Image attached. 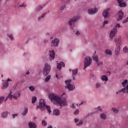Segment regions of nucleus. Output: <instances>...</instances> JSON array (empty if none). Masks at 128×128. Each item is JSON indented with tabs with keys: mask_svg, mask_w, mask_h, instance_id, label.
<instances>
[{
	"mask_svg": "<svg viewBox=\"0 0 128 128\" xmlns=\"http://www.w3.org/2000/svg\"><path fill=\"white\" fill-rule=\"evenodd\" d=\"M48 110V112L49 114H50L52 112V110H50V106H48L46 104V101L44 99H40L39 102V105H38L36 106V108H40V110L44 111V110Z\"/></svg>",
	"mask_w": 128,
	"mask_h": 128,
	"instance_id": "1",
	"label": "nucleus"
},
{
	"mask_svg": "<svg viewBox=\"0 0 128 128\" xmlns=\"http://www.w3.org/2000/svg\"><path fill=\"white\" fill-rule=\"evenodd\" d=\"M114 42L116 44L114 54L116 56H118L120 52V46H122V37L120 36H116L114 39Z\"/></svg>",
	"mask_w": 128,
	"mask_h": 128,
	"instance_id": "2",
	"label": "nucleus"
},
{
	"mask_svg": "<svg viewBox=\"0 0 128 128\" xmlns=\"http://www.w3.org/2000/svg\"><path fill=\"white\" fill-rule=\"evenodd\" d=\"M68 104V100L66 98H60L59 97L58 102H57L56 106H59L60 108H62V106H66Z\"/></svg>",
	"mask_w": 128,
	"mask_h": 128,
	"instance_id": "3",
	"label": "nucleus"
},
{
	"mask_svg": "<svg viewBox=\"0 0 128 128\" xmlns=\"http://www.w3.org/2000/svg\"><path fill=\"white\" fill-rule=\"evenodd\" d=\"M51 68L52 66H50V65L48 64V63H46L42 70L43 75L45 76H48V74H50V72Z\"/></svg>",
	"mask_w": 128,
	"mask_h": 128,
	"instance_id": "4",
	"label": "nucleus"
},
{
	"mask_svg": "<svg viewBox=\"0 0 128 128\" xmlns=\"http://www.w3.org/2000/svg\"><path fill=\"white\" fill-rule=\"evenodd\" d=\"M48 98L50 100V102H56V103L58 102V100H60V97L56 96V94L50 93L48 95Z\"/></svg>",
	"mask_w": 128,
	"mask_h": 128,
	"instance_id": "5",
	"label": "nucleus"
},
{
	"mask_svg": "<svg viewBox=\"0 0 128 128\" xmlns=\"http://www.w3.org/2000/svg\"><path fill=\"white\" fill-rule=\"evenodd\" d=\"M92 60L90 57V56H87L85 58L84 60V70H86V68H88V66H90V64H92Z\"/></svg>",
	"mask_w": 128,
	"mask_h": 128,
	"instance_id": "6",
	"label": "nucleus"
},
{
	"mask_svg": "<svg viewBox=\"0 0 128 128\" xmlns=\"http://www.w3.org/2000/svg\"><path fill=\"white\" fill-rule=\"evenodd\" d=\"M58 42H60V39L57 38H55L54 40H52L51 46H53L54 48H55L56 46H58Z\"/></svg>",
	"mask_w": 128,
	"mask_h": 128,
	"instance_id": "7",
	"label": "nucleus"
},
{
	"mask_svg": "<svg viewBox=\"0 0 128 128\" xmlns=\"http://www.w3.org/2000/svg\"><path fill=\"white\" fill-rule=\"evenodd\" d=\"M98 10V8H95L94 9L91 8L88 10V12L89 14H96Z\"/></svg>",
	"mask_w": 128,
	"mask_h": 128,
	"instance_id": "8",
	"label": "nucleus"
},
{
	"mask_svg": "<svg viewBox=\"0 0 128 128\" xmlns=\"http://www.w3.org/2000/svg\"><path fill=\"white\" fill-rule=\"evenodd\" d=\"M102 16L104 18H108L110 16V14L108 10H104L102 13Z\"/></svg>",
	"mask_w": 128,
	"mask_h": 128,
	"instance_id": "9",
	"label": "nucleus"
},
{
	"mask_svg": "<svg viewBox=\"0 0 128 128\" xmlns=\"http://www.w3.org/2000/svg\"><path fill=\"white\" fill-rule=\"evenodd\" d=\"M96 54V51H95L94 54V56H92V58L93 60H94L96 62H97L98 66H100V62H98V55H96L94 56V54Z\"/></svg>",
	"mask_w": 128,
	"mask_h": 128,
	"instance_id": "10",
	"label": "nucleus"
},
{
	"mask_svg": "<svg viewBox=\"0 0 128 128\" xmlns=\"http://www.w3.org/2000/svg\"><path fill=\"white\" fill-rule=\"evenodd\" d=\"M124 12H122V10H120L119 11L118 18L117 19V21L120 22V20H122V18H124Z\"/></svg>",
	"mask_w": 128,
	"mask_h": 128,
	"instance_id": "11",
	"label": "nucleus"
},
{
	"mask_svg": "<svg viewBox=\"0 0 128 128\" xmlns=\"http://www.w3.org/2000/svg\"><path fill=\"white\" fill-rule=\"evenodd\" d=\"M50 58L49 60H52L54 58V56H56V52H54V50L50 51Z\"/></svg>",
	"mask_w": 128,
	"mask_h": 128,
	"instance_id": "12",
	"label": "nucleus"
},
{
	"mask_svg": "<svg viewBox=\"0 0 128 128\" xmlns=\"http://www.w3.org/2000/svg\"><path fill=\"white\" fill-rule=\"evenodd\" d=\"M65 88H68V90H74L76 88V86L72 84H69L65 86Z\"/></svg>",
	"mask_w": 128,
	"mask_h": 128,
	"instance_id": "13",
	"label": "nucleus"
},
{
	"mask_svg": "<svg viewBox=\"0 0 128 128\" xmlns=\"http://www.w3.org/2000/svg\"><path fill=\"white\" fill-rule=\"evenodd\" d=\"M29 128H36V124L34 122H28Z\"/></svg>",
	"mask_w": 128,
	"mask_h": 128,
	"instance_id": "14",
	"label": "nucleus"
},
{
	"mask_svg": "<svg viewBox=\"0 0 128 128\" xmlns=\"http://www.w3.org/2000/svg\"><path fill=\"white\" fill-rule=\"evenodd\" d=\"M76 20H78V17H74V18H71L68 22L70 26H72V24L74 22H76Z\"/></svg>",
	"mask_w": 128,
	"mask_h": 128,
	"instance_id": "15",
	"label": "nucleus"
},
{
	"mask_svg": "<svg viewBox=\"0 0 128 128\" xmlns=\"http://www.w3.org/2000/svg\"><path fill=\"white\" fill-rule=\"evenodd\" d=\"M44 6H46V4H44L43 6L38 5L36 7V12H40Z\"/></svg>",
	"mask_w": 128,
	"mask_h": 128,
	"instance_id": "16",
	"label": "nucleus"
},
{
	"mask_svg": "<svg viewBox=\"0 0 128 128\" xmlns=\"http://www.w3.org/2000/svg\"><path fill=\"white\" fill-rule=\"evenodd\" d=\"M60 110H58V109H54L53 110V114L54 116H60Z\"/></svg>",
	"mask_w": 128,
	"mask_h": 128,
	"instance_id": "17",
	"label": "nucleus"
},
{
	"mask_svg": "<svg viewBox=\"0 0 128 128\" xmlns=\"http://www.w3.org/2000/svg\"><path fill=\"white\" fill-rule=\"evenodd\" d=\"M8 82H6L5 83H3L2 88V90H6V88H8Z\"/></svg>",
	"mask_w": 128,
	"mask_h": 128,
	"instance_id": "18",
	"label": "nucleus"
},
{
	"mask_svg": "<svg viewBox=\"0 0 128 128\" xmlns=\"http://www.w3.org/2000/svg\"><path fill=\"white\" fill-rule=\"evenodd\" d=\"M101 80L105 82H108V76L106 75L102 76H101Z\"/></svg>",
	"mask_w": 128,
	"mask_h": 128,
	"instance_id": "19",
	"label": "nucleus"
},
{
	"mask_svg": "<svg viewBox=\"0 0 128 128\" xmlns=\"http://www.w3.org/2000/svg\"><path fill=\"white\" fill-rule=\"evenodd\" d=\"M2 117L3 118H7L8 117V112H3L2 114Z\"/></svg>",
	"mask_w": 128,
	"mask_h": 128,
	"instance_id": "20",
	"label": "nucleus"
},
{
	"mask_svg": "<svg viewBox=\"0 0 128 128\" xmlns=\"http://www.w3.org/2000/svg\"><path fill=\"white\" fill-rule=\"evenodd\" d=\"M110 32H112V34H116V32H118V30L116 29V27H114V28H113L110 31Z\"/></svg>",
	"mask_w": 128,
	"mask_h": 128,
	"instance_id": "21",
	"label": "nucleus"
},
{
	"mask_svg": "<svg viewBox=\"0 0 128 128\" xmlns=\"http://www.w3.org/2000/svg\"><path fill=\"white\" fill-rule=\"evenodd\" d=\"M119 6L120 8H126V4L124 2H122L119 4Z\"/></svg>",
	"mask_w": 128,
	"mask_h": 128,
	"instance_id": "22",
	"label": "nucleus"
},
{
	"mask_svg": "<svg viewBox=\"0 0 128 128\" xmlns=\"http://www.w3.org/2000/svg\"><path fill=\"white\" fill-rule=\"evenodd\" d=\"M100 116L102 120H106L107 118L106 115L104 113L101 114Z\"/></svg>",
	"mask_w": 128,
	"mask_h": 128,
	"instance_id": "23",
	"label": "nucleus"
},
{
	"mask_svg": "<svg viewBox=\"0 0 128 128\" xmlns=\"http://www.w3.org/2000/svg\"><path fill=\"white\" fill-rule=\"evenodd\" d=\"M28 112V108H26L24 110V111L22 112V116H26V114Z\"/></svg>",
	"mask_w": 128,
	"mask_h": 128,
	"instance_id": "24",
	"label": "nucleus"
},
{
	"mask_svg": "<svg viewBox=\"0 0 128 128\" xmlns=\"http://www.w3.org/2000/svg\"><path fill=\"white\" fill-rule=\"evenodd\" d=\"M106 54H108V56H112V50L106 49L105 51Z\"/></svg>",
	"mask_w": 128,
	"mask_h": 128,
	"instance_id": "25",
	"label": "nucleus"
},
{
	"mask_svg": "<svg viewBox=\"0 0 128 128\" xmlns=\"http://www.w3.org/2000/svg\"><path fill=\"white\" fill-rule=\"evenodd\" d=\"M115 36H116V34L110 32V38H111V40H113Z\"/></svg>",
	"mask_w": 128,
	"mask_h": 128,
	"instance_id": "26",
	"label": "nucleus"
},
{
	"mask_svg": "<svg viewBox=\"0 0 128 128\" xmlns=\"http://www.w3.org/2000/svg\"><path fill=\"white\" fill-rule=\"evenodd\" d=\"M50 78H52V76L50 75L47 76L45 79V82H48L50 80Z\"/></svg>",
	"mask_w": 128,
	"mask_h": 128,
	"instance_id": "27",
	"label": "nucleus"
},
{
	"mask_svg": "<svg viewBox=\"0 0 128 128\" xmlns=\"http://www.w3.org/2000/svg\"><path fill=\"white\" fill-rule=\"evenodd\" d=\"M36 102V96H34L32 98V104H35Z\"/></svg>",
	"mask_w": 128,
	"mask_h": 128,
	"instance_id": "28",
	"label": "nucleus"
},
{
	"mask_svg": "<svg viewBox=\"0 0 128 128\" xmlns=\"http://www.w3.org/2000/svg\"><path fill=\"white\" fill-rule=\"evenodd\" d=\"M72 76H76L78 74V69L72 70Z\"/></svg>",
	"mask_w": 128,
	"mask_h": 128,
	"instance_id": "29",
	"label": "nucleus"
},
{
	"mask_svg": "<svg viewBox=\"0 0 128 128\" xmlns=\"http://www.w3.org/2000/svg\"><path fill=\"white\" fill-rule=\"evenodd\" d=\"M82 124H84V121L80 120L78 124H76V126H82Z\"/></svg>",
	"mask_w": 128,
	"mask_h": 128,
	"instance_id": "30",
	"label": "nucleus"
},
{
	"mask_svg": "<svg viewBox=\"0 0 128 128\" xmlns=\"http://www.w3.org/2000/svg\"><path fill=\"white\" fill-rule=\"evenodd\" d=\"M128 84V80H125L122 82V86L124 88L126 86V84Z\"/></svg>",
	"mask_w": 128,
	"mask_h": 128,
	"instance_id": "31",
	"label": "nucleus"
},
{
	"mask_svg": "<svg viewBox=\"0 0 128 128\" xmlns=\"http://www.w3.org/2000/svg\"><path fill=\"white\" fill-rule=\"evenodd\" d=\"M57 68L60 70H62V66L60 63H57Z\"/></svg>",
	"mask_w": 128,
	"mask_h": 128,
	"instance_id": "32",
	"label": "nucleus"
},
{
	"mask_svg": "<svg viewBox=\"0 0 128 128\" xmlns=\"http://www.w3.org/2000/svg\"><path fill=\"white\" fill-rule=\"evenodd\" d=\"M4 100V96L0 97V105L2 104Z\"/></svg>",
	"mask_w": 128,
	"mask_h": 128,
	"instance_id": "33",
	"label": "nucleus"
},
{
	"mask_svg": "<svg viewBox=\"0 0 128 128\" xmlns=\"http://www.w3.org/2000/svg\"><path fill=\"white\" fill-rule=\"evenodd\" d=\"M112 110L114 112L115 114H118V110L114 108H112Z\"/></svg>",
	"mask_w": 128,
	"mask_h": 128,
	"instance_id": "34",
	"label": "nucleus"
},
{
	"mask_svg": "<svg viewBox=\"0 0 128 128\" xmlns=\"http://www.w3.org/2000/svg\"><path fill=\"white\" fill-rule=\"evenodd\" d=\"M7 36L10 38V40H14V36L12 35V34H7Z\"/></svg>",
	"mask_w": 128,
	"mask_h": 128,
	"instance_id": "35",
	"label": "nucleus"
},
{
	"mask_svg": "<svg viewBox=\"0 0 128 128\" xmlns=\"http://www.w3.org/2000/svg\"><path fill=\"white\" fill-rule=\"evenodd\" d=\"M12 92H10V94H9L8 96H7L8 98H10V100H12Z\"/></svg>",
	"mask_w": 128,
	"mask_h": 128,
	"instance_id": "36",
	"label": "nucleus"
},
{
	"mask_svg": "<svg viewBox=\"0 0 128 128\" xmlns=\"http://www.w3.org/2000/svg\"><path fill=\"white\" fill-rule=\"evenodd\" d=\"M123 52L126 54L128 52V48L127 46H126L123 48Z\"/></svg>",
	"mask_w": 128,
	"mask_h": 128,
	"instance_id": "37",
	"label": "nucleus"
},
{
	"mask_svg": "<svg viewBox=\"0 0 128 128\" xmlns=\"http://www.w3.org/2000/svg\"><path fill=\"white\" fill-rule=\"evenodd\" d=\"M42 126H46V124H48V123L46 122V120H43L42 122Z\"/></svg>",
	"mask_w": 128,
	"mask_h": 128,
	"instance_id": "38",
	"label": "nucleus"
},
{
	"mask_svg": "<svg viewBox=\"0 0 128 128\" xmlns=\"http://www.w3.org/2000/svg\"><path fill=\"white\" fill-rule=\"evenodd\" d=\"M80 114V110L77 109L74 112V114L75 116H76V114Z\"/></svg>",
	"mask_w": 128,
	"mask_h": 128,
	"instance_id": "39",
	"label": "nucleus"
},
{
	"mask_svg": "<svg viewBox=\"0 0 128 128\" xmlns=\"http://www.w3.org/2000/svg\"><path fill=\"white\" fill-rule=\"evenodd\" d=\"M66 8V5H64L60 6V10H64Z\"/></svg>",
	"mask_w": 128,
	"mask_h": 128,
	"instance_id": "40",
	"label": "nucleus"
},
{
	"mask_svg": "<svg viewBox=\"0 0 128 128\" xmlns=\"http://www.w3.org/2000/svg\"><path fill=\"white\" fill-rule=\"evenodd\" d=\"M29 90H31V92H34V87L32 86H30L28 87Z\"/></svg>",
	"mask_w": 128,
	"mask_h": 128,
	"instance_id": "41",
	"label": "nucleus"
},
{
	"mask_svg": "<svg viewBox=\"0 0 128 128\" xmlns=\"http://www.w3.org/2000/svg\"><path fill=\"white\" fill-rule=\"evenodd\" d=\"M108 24V20H105L104 22L102 24L103 26H104L105 24Z\"/></svg>",
	"mask_w": 128,
	"mask_h": 128,
	"instance_id": "42",
	"label": "nucleus"
},
{
	"mask_svg": "<svg viewBox=\"0 0 128 128\" xmlns=\"http://www.w3.org/2000/svg\"><path fill=\"white\" fill-rule=\"evenodd\" d=\"M123 92L124 93H126V88H122L121 90L118 91V92Z\"/></svg>",
	"mask_w": 128,
	"mask_h": 128,
	"instance_id": "43",
	"label": "nucleus"
},
{
	"mask_svg": "<svg viewBox=\"0 0 128 128\" xmlns=\"http://www.w3.org/2000/svg\"><path fill=\"white\" fill-rule=\"evenodd\" d=\"M60 64L61 66H62L64 68V66H66V64H64V62H60Z\"/></svg>",
	"mask_w": 128,
	"mask_h": 128,
	"instance_id": "44",
	"label": "nucleus"
},
{
	"mask_svg": "<svg viewBox=\"0 0 128 128\" xmlns=\"http://www.w3.org/2000/svg\"><path fill=\"white\" fill-rule=\"evenodd\" d=\"M47 14H48L47 12H45V13L43 14L41 16H40L41 18H44V16H46V15Z\"/></svg>",
	"mask_w": 128,
	"mask_h": 128,
	"instance_id": "45",
	"label": "nucleus"
},
{
	"mask_svg": "<svg viewBox=\"0 0 128 128\" xmlns=\"http://www.w3.org/2000/svg\"><path fill=\"white\" fill-rule=\"evenodd\" d=\"M20 8H26V5H24V3H23L22 4L19 6Z\"/></svg>",
	"mask_w": 128,
	"mask_h": 128,
	"instance_id": "46",
	"label": "nucleus"
},
{
	"mask_svg": "<svg viewBox=\"0 0 128 128\" xmlns=\"http://www.w3.org/2000/svg\"><path fill=\"white\" fill-rule=\"evenodd\" d=\"M126 22H128V16L126 18L125 20H124L122 22V24H126Z\"/></svg>",
	"mask_w": 128,
	"mask_h": 128,
	"instance_id": "47",
	"label": "nucleus"
},
{
	"mask_svg": "<svg viewBox=\"0 0 128 128\" xmlns=\"http://www.w3.org/2000/svg\"><path fill=\"white\" fill-rule=\"evenodd\" d=\"M96 88H100V84L96 83Z\"/></svg>",
	"mask_w": 128,
	"mask_h": 128,
	"instance_id": "48",
	"label": "nucleus"
},
{
	"mask_svg": "<svg viewBox=\"0 0 128 128\" xmlns=\"http://www.w3.org/2000/svg\"><path fill=\"white\" fill-rule=\"evenodd\" d=\"M117 2H118V4H122V2H124V0H117Z\"/></svg>",
	"mask_w": 128,
	"mask_h": 128,
	"instance_id": "49",
	"label": "nucleus"
},
{
	"mask_svg": "<svg viewBox=\"0 0 128 128\" xmlns=\"http://www.w3.org/2000/svg\"><path fill=\"white\" fill-rule=\"evenodd\" d=\"M13 98L14 100H18V97L17 96L14 95L13 96Z\"/></svg>",
	"mask_w": 128,
	"mask_h": 128,
	"instance_id": "50",
	"label": "nucleus"
},
{
	"mask_svg": "<svg viewBox=\"0 0 128 128\" xmlns=\"http://www.w3.org/2000/svg\"><path fill=\"white\" fill-rule=\"evenodd\" d=\"M116 28H122V26L118 23L116 25Z\"/></svg>",
	"mask_w": 128,
	"mask_h": 128,
	"instance_id": "51",
	"label": "nucleus"
},
{
	"mask_svg": "<svg viewBox=\"0 0 128 128\" xmlns=\"http://www.w3.org/2000/svg\"><path fill=\"white\" fill-rule=\"evenodd\" d=\"M97 110H100V112H102V108H100V106H98V108H97Z\"/></svg>",
	"mask_w": 128,
	"mask_h": 128,
	"instance_id": "52",
	"label": "nucleus"
},
{
	"mask_svg": "<svg viewBox=\"0 0 128 128\" xmlns=\"http://www.w3.org/2000/svg\"><path fill=\"white\" fill-rule=\"evenodd\" d=\"M18 116V114H12V118H14Z\"/></svg>",
	"mask_w": 128,
	"mask_h": 128,
	"instance_id": "53",
	"label": "nucleus"
},
{
	"mask_svg": "<svg viewBox=\"0 0 128 128\" xmlns=\"http://www.w3.org/2000/svg\"><path fill=\"white\" fill-rule=\"evenodd\" d=\"M65 84H68V86L70 84V82L68 80H65Z\"/></svg>",
	"mask_w": 128,
	"mask_h": 128,
	"instance_id": "54",
	"label": "nucleus"
},
{
	"mask_svg": "<svg viewBox=\"0 0 128 128\" xmlns=\"http://www.w3.org/2000/svg\"><path fill=\"white\" fill-rule=\"evenodd\" d=\"M76 36H80V32L78 31H77L76 32Z\"/></svg>",
	"mask_w": 128,
	"mask_h": 128,
	"instance_id": "55",
	"label": "nucleus"
},
{
	"mask_svg": "<svg viewBox=\"0 0 128 128\" xmlns=\"http://www.w3.org/2000/svg\"><path fill=\"white\" fill-rule=\"evenodd\" d=\"M10 82L12 81V80H10V78H8L7 79V80H6V81L8 82H10Z\"/></svg>",
	"mask_w": 128,
	"mask_h": 128,
	"instance_id": "56",
	"label": "nucleus"
},
{
	"mask_svg": "<svg viewBox=\"0 0 128 128\" xmlns=\"http://www.w3.org/2000/svg\"><path fill=\"white\" fill-rule=\"evenodd\" d=\"M74 122H78V120L76 118H75L74 119Z\"/></svg>",
	"mask_w": 128,
	"mask_h": 128,
	"instance_id": "57",
	"label": "nucleus"
},
{
	"mask_svg": "<svg viewBox=\"0 0 128 128\" xmlns=\"http://www.w3.org/2000/svg\"><path fill=\"white\" fill-rule=\"evenodd\" d=\"M72 108H76V107L74 106V104H72Z\"/></svg>",
	"mask_w": 128,
	"mask_h": 128,
	"instance_id": "58",
	"label": "nucleus"
},
{
	"mask_svg": "<svg viewBox=\"0 0 128 128\" xmlns=\"http://www.w3.org/2000/svg\"><path fill=\"white\" fill-rule=\"evenodd\" d=\"M47 128H52V126L50 125Z\"/></svg>",
	"mask_w": 128,
	"mask_h": 128,
	"instance_id": "59",
	"label": "nucleus"
},
{
	"mask_svg": "<svg viewBox=\"0 0 128 128\" xmlns=\"http://www.w3.org/2000/svg\"><path fill=\"white\" fill-rule=\"evenodd\" d=\"M26 74H30V72L28 71L26 73Z\"/></svg>",
	"mask_w": 128,
	"mask_h": 128,
	"instance_id": "60",
	"label": "nucleus"
},
{
	"mask_svg": "<svg viewBox=\"0 0 128 128\" xmlns=\"http://www.w3.org/2000/svg\"><path fill=\"white\" fill-rule=\"evenodd\" d=\"M84 104V102H82L80 104H79V106H82Z\"/></svg>",
	"mask_w": 128,
	"mask_h": 128,
	"instance_id": "61",
	"label": "nucleus"
},
{
	"mask_svg": "<svg viewBox=\"0 0 128 128\" xmlns=\"http://www.w3.org/2000/svg\"><path fill=\"white\" fill-rule=\"evenodd\" d=\"M42 18L41 17H38V20H41Z\"/></svg>",
	"mask_w": 128,
	"mask_h": 128,
	"instance_id": "62",
	"label": "nucleus"
},
{
	"mask_svg": "<svg viewBox=\"0 0 128 128\" xmlns=\"http://www.w3.org/2000/svg\"><path fill=\"white\" fill-rule=\"evenodd\" d=\"M56 76L57 78H58V74L56 75Z\"/></svg>",
	"mask_w": 128,
	"mask_h": 128,
	"instance_id": "63",
	"label": "nucleus"
},
{
	"mask_svg": "<svg viewBox=\"0 0 128 128\" xmlns=\"http://www.w3.org/2000/svg\"><path fill=\"white\" fill-rule=\"evenodd\" d=\"M64 94H66V92H64V93L62 94V96H64Z\"/></svg>",
	"mask_w": 128,
	"mask_h": 128,
	"instance_id": "64",
	"label": "nucleus"
}]
</instances>
